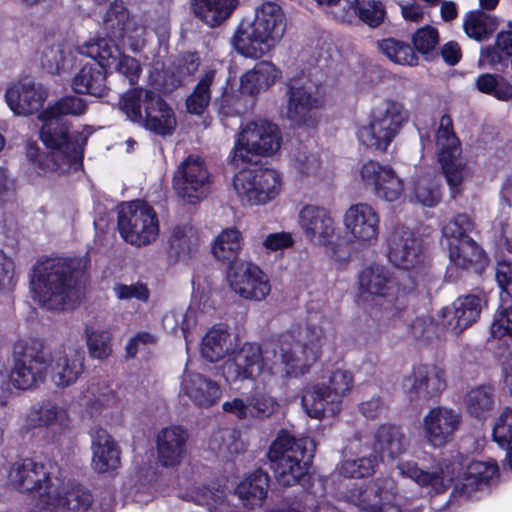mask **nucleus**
Listing matches in <instances>:
<instances>
[{"label":"nucleus","mask_w":512,"mask_h":512,"mask_svg":"<svg viewBox=\"0 0 512 512\" xmlns=\"http://www.w3.org/2000/svg\"><path fill=\"white\" fill-rule=\"evenodd\" d=\"M326 337L322 326L310 321L299 332L297 339L285 336L279 343L266 345L264 349L254 342H245L234 348L220 367L221 375L227 383L245 380L269 384L278 373L269 364V354L279 358L285 377H299L319 360Z\"/></svg>","instance_id":"1"},{"label":"nucleus","mask_w":512,"mask_h":512,"mask_svg":"<svg viewBox=\"0 0 512 512\" xmlns=\"http://www.w3.org/2000/svg\"><path fill=\"white\" fill-rule=\"evenodd\" d=\"M13 355L14 366L9 377L18 389L43 383L47 376L56 387L66 388L84 371L85 354L76 346H62L49 352L42 343L32 341L15 345Z\"/></svg>","instance_id":"2"},{"label":"nucleus","mask_w":512,"mask_h":512,"mask_svg":"<svg viewBox=\"0 0 512 512\" xmlns=\"http://www.w3.org/2000/svg\"><path fill=\"white\" fill-rule=\"evenodd\" d=\"M9 481L22 492L34 493L52 512H88L93 503L90 491L66 481L56 464L17 461L10 468Z\"/></svg>","instance_id":"3"},{"label":"nucleus","mask_w":512,"mask_h":512,"mask_svg":"<svg viewBox=\"0 0 512 512\" xmlns=\"http://www.w3.org/2000/svg\"><path fill=\"white\" fill-rule=\"evenodd\" d=\"M40 139L49 152H40L37 144L26 145V156L36 173L45 178H55L70 170L82 167L83 150L90 132H70V125L63 117H56L51 110H43Z\"/></svg>","instance_id":"4"},{"label":"nucleus","mask_w":512,"mask_h":512,"mask_svg":"<svg viewBox=\"0 0 512 512\" xmlns=\"http://www.w3.org/2000/svg\"><path fill=\"white\" fill-rule=\"evenodd\" d=\"M104 29L106 38H97L87 41L76 47V51L95 61L108 71H115L135 84L141 74L142 68L138 60L121 53L117 40L128 39L133 51L139 50L140 38L144 29L129 18V13L122 2L115 1L105 14Z\"/></svg>","instance_id":"5"},{"label":"nucleus","mask_w":512,"mask_h":512,"mask_svg":"<svg viewBox=\"0 0 512 512\" xmlns=\"http://www.w3.org/2000/svg\"><path fill=\"white\" fill-rule=\"evenodd\" d=\"M80 263L65 258L37 261L30 278L32 298L51 311L73 309L81 299Z\"/></svg>","instance_id":"6"},{"label":"nucleus","mask_w":512,"mask_h":512,"mask_svg":"<svg viewBox=\"0 0 512 512\" xmlns=\"http://www.w3.org/2000/svg\"><path fill=\"white\" fill-rule=\"evenodd\" d=\"M284 32V13L273 2L256 9L253 21H242L232 37L234 49L246 58L258 59L268 53Z\"/></svg>","instance_id":"7"},{"label":"nucleus","mask_w":512,"mask_h":512,"mask_svg":"<svg viewBox=\"0 0 512 512\" xmlns=\"http://www.w3.org/2000/svg\"><path fill=\"white\" fill-rule=\"evenodd\" d=\"M314 450L312 439H296L287 431H281L268 451L277 482L286 487L297 484L307 474Z\"/></svg>","instance_id":"8"},{"label":"nucleus","mask_w":512,"mask_h":512,"mask_svg":"<svg viewBox=\"0 0 512 512\" xmlns=\"http://www.w3.org/2000/svg\"><path fill=\"white\" fill-rule=\"evenodd\" d=\"M353 375L345 369H335L327 380L308 386L302 395L304 411L311 418L320 419L326 414L336 415L340 404L353 388Z\"/></svg>","instance_id":"9"},{"label":"nucleus","mask_w":512,"mask_h":512,"mask_svg":"<svg viewBox=\"0 0 512 512\" xmlns=\"http://www.w3.org/2000/svg\"><path fill=\"white\" fill-rule=\"evenodd\" d=\"M408 118L402 104L387 101L373 110L367 125L359 128L358 140L367 148L385 151Z\"/></svg>","instance_id":"10"},{"label":"nucleus","mask_w":512,"mask_h":512,"mask_svg":"<svg viewBox=\"0 0 512 512\" xmlns=\"http://www.w3.org/2000/svg\"><path fill=\"white\" fill-rule=\"evenodd\" d=\"M282 136L277 125L265 121H252L243 127L233 149L232 161L236 166L253 161L256 156H270L281 147Z\"/></svg>","instance_id":"11"},{"label":"nucleus","mask_w":512,"mask_h":512,"mask_svg":"<svg viewBox=\"0 0 512 512\" xmlns=\"http://www.w3.org/2000/svg\"><path fill=\"white\" fill-rule=\"evenodd\" d=\"M118 230L131 245H149L159 236L157 213L152 206L140 200L122 203L118 211Z\"/></svg>","instance_id":"12"},{"label":"nucleus","mask_w":512,"mask_h":512,"mask_svg":"<svg viewBox=\"0 0 512 512\" xmlns=\"http://www.w3.org/2000/svg\"><path fill=\"white\" fill-rule=\"evenodd\" d=\"M435 140L447 183L453 194L458 193L463 181L470 176V170L460 159L461 148L449 115L445 114L440 118Z\"/></svg>","instance_id":"13"},{"label":"nucleus","mask_w":512,"mask_h":512,"mask_svg":"<svg viewBox=\"0 0 512 512\" xmlns=\"http://www.w3.org/2000/svg\"><path fill=\"white\" fill-rule=\"evenodd\" d=\"M281 175L274 169L239 171L233 186L243 202L250 205H264L277 197L281 190Z\"/></svg>","instance_id":"14"},{"label":"nucleus","mask_w":512,"mask_h":512,"mask_svg":"<svg viewBox=\"0 0 512 512\" xmlns=\"http://www.w3.org/2000/svg\"><path fill=\"white\" fill-rule=\"evenodd\" d=\"M211 184L208 168L198 155H189L174 173L173 186L176 193L191 204L204 199L210 192Z\"/></svg>","instance_id":"15"},{"label":"nucleus","mask_w":512,"mask_h":512,"mask_svg":"<svg viewBox=\"0 0 512 512\" xmlns=\"http://www.w3.org/2000/svg\"><path fill=\"white\" fill-rule=\"evenodd\" d=\"M227 282L232 292L244 300L260 302L271 292L266 273L250 261H240L227 272Z\"/></svg>","instance_id":"16"},{"label":"nucleus","mask_w":512,"mask_h":512,"mask_svg":"<svg viewBox=\"0 0 512 512\" xmlns=\"http://www.w3.org/2000/svg\"><path fill=\"white\" fill-rule=\"evenodd\" d=\"M359 176L364 187L381 200L397 201L404 192L403 180L394 169L377 161L369 160L362 164Z\"/></svg>","instance_id":"17"},{"label":"nucleus","mask_w":512,"mask_h":512,"mask_svg":"<svg viewBox=\"0 0 512 512\" xmlns=\"http://www.w3.org/2000/svg\"><path fill=\"white\" fill-rule=\"evenodd\" d=\"M343 224L350 240L359 246L369 247L378 240L380 218L367 203L351 205L344 213Z\"/></svg>","instance_id":"18"},{"label":"nucleus","mask_w":512,"mask_h":512,"mask_svg":"<svg viewBox=\"0 0 512 512\" xmlns=\"http://www.w3.org/2000/svg\"><path fill=\"white\" fill-rule=\"evenodd\" d=\"M360 297L376 305L391 307L398 298L399 289L389 271L379 265L365 268L358 277Z\"/></svg>","instance_id":"19"},{"label":"nucleus","mask_w":512,"mask_h":512,"mask_svg":"<svg viewBox=\"0 0 512 512\" xmlns=\"http://www.w3.org/2000/svg\"><path fill=\"white\" fill-rule=\"evenodd\" d=\"M462 422L461 414L445 406L430 409L423 417V438L433 448H442L453 440Z\"/></svg>","instance_id":"20"},{"label":"nucleus","mask_w":512,"mask_h":512,"mask_svg":"<svg viewBox=\"0 0 512 512\" xmlns=\"http://www.w3.org/2000/svg\"><path fill=\"white\" fill-rule=\"evenodd\" d=\"M388 258L396 267L410 270L427 258L421 239L410 229L397 228L388 240Z\"/></svg>","instance_id":"21"},{"label":"nucleus","mask_w":512,"mask_h":512,"mask_svg":"<svg viewBox=\"0 0 512 512\" xmlns=\"http://www.w3.org/2000/svg\"><path fill=\"white\" fill-rule=\"evenodd\" d=\"M481 310L482 299L479 296L465 295L443 307L438 317L443 328L457 336L479 319Z\"/></svg>","instance_id":"22"},{"label":"nucleus","mask_w":512,"mask_h":512,"mask_svg":"<svg viewBox=\"0 0 512 512\" xmlns=\"http://www.w3.org/2000/svg\"><path fill=\"white\" fill-rule=\"evenodd\" d=\"M47 98V89L42 84L28 78L11 84L5 93L8 107L18 116H27L37 112Z\"/></svg>","instance_id":"23"},{"label":"nucleus","mask_w":512,"mask_h":512,"mask_svg":"<svg viewBox=\"0 0 512 512\" xmlns=\"http://www.w3.org/2000/svg\"><path fill=\"white\" fill-rule=\"evenodd\" d=\"M298 224L314 245H328L335 235V221L328 209L313 204L304 205L298 213Z\"/></svg>","instance_id":"24"},{"label":"nucleus","mask_w":512,"mask_h":512,"mask_svg":"<svg viewBox=\"0 0 512 512\" xmlns=\"http://www.w3.org/2000/svg\"><path fill=\"white\" fill-rule=\"evenodd\" d=\"M180 395L200 409H209L222 397L221 385L214 379L194 371L185 370L182 376Z\"/></svg>","instance_id":"25"},{"label":"nucleus","mask_w":512,"mask_h":512,"mask_svg":"<svg viewBox=\"0 0 512 512\" xmlns=\"http://www.w3.org/2000/svg\"><path fill=\"white\" fill-rule=\"evenodd\" d=\"M444 371L433 365H420L403 379L402 387L410 399H430L445 388Z\"/></svg>","instance_id":"26"},{"label":"nucleus","mask_w":512,"mask_h":512,"mask_svg":"<svg viewBox=\"0 0 512 512\" xmlns=\"http://www.w3.org/2000/svg\"><path fill=\"white\" fill-rule=\"evenodd\" d=\"M286 115L296 124L304 123L314 109H318L322 102L313 93L310 82L294 79L287 83Z\"/></svg>","instance_id":"27"},{"label":"nucleus","mask_w":512,"mask_h":512,"mask_svg":"<svg viewBox=\"0 0 512 512\" xmlns=\"http://www.w3.org/2000/svg\"><path fill=\"white\" fill-rule=\"evenodd\" d=\"M91 436V467L99 474L115 471L120 467V449L114 438L103 428H94Z\"/></svg>","instance_id":"28"},{"label":"nucleus","mask_w":512,"mask_h":512,"mask_svg":"<svg viewBox=\"0 0 512 512\" xmlns=\"http://www.w3.org/2000/svg\"><path fill=\"white\" fill-rule=\"evenodd\" d=\"M189 435L181 426L163 428L157 435V455L162 466L174 467L179 465L187 453Z\"/></svg>","instance_id":"29"},{"label":"nucleus","mask_w":512,"mask_h":512,"mask_svg":"<svg viewBox=\"0 0 512 512\" xmlns=\"http://www.w3.org/2000/svg\"><path fill=\"white\" fill-rule=\"evenodd\" d=\"M498 473L495 462L472 461L463 475L457 479L452 495L454 497L469 498L482 485L487 484Z\"/></svg>","instance_id":"30"},{"label":"nucleus","mask_w":512,"mask_h":512,"mask_svg":"<svg viewBox=\"0 0 512 512\" xmlns=\"http://www.w3.org/2000/svg\"><path fill=\"white\" fill-rule=\"evenodd\" d=\"M236 346V337L225 324L210 328L202 339L201 355L209 362H217L228 357Z\"/></svg>","instance_id":"31"},{"label":"nucleus","mask_w":512,"mask_h":512,"mask_svg":"<svg viewBox=\"0 0 512 512\" xmlns=\"http://www.w3.org/2000/svg\"><path fill=\"white\" fill-rule=\"evenodd\" d=\"M282 76L281 70L272 62L260 61L240 78L241 92L256 95L268 90Z\"/></svg>","instance_id":"32"},{"label":"nucleus","mask_w":512,"mask_h":512,"mask_svg":"<svg viewBox=\"0 0 512 512\" xmlns=\"http://www.w3.org/2000/svg\"><path fill=\"white\" fill-rule=\"evenodd\" d=\"M389 491L382 481H377L367 486H359L349 491L348 499L357 506L361 512H400L397 507H380L383 500L387 499Z\"/></svg>","instance_id":"33"},{"label":"nucleus","mask_w":512,"mask_h":512,"mask_svg":"<svg viewBox=\"0 0 512 512\" xmlns=\"http://www.w3.org/2000/svg\"><path fill=\"white\" fill-rule=\"evenodd\" d=\"M397 468L401 475L412 479L422 487H430L436 494L444 492L452 481V473L448 466L445 468L441 466L433 472H427L420 469L415 462L406 461L400 462Z\"/></svg>","instance_id":"34"},{"label":"nucleus","mask_w":512,"mask_h":512,"mask_svg":"<svg viewBox=\"0 0 512 512\" xmlns=\"http://www.w3.org/2000/svg\"><path fill=\"white\" fill-rule=\"evenodd\" d=\"M408 442L400 427L394 425H381L376 434L373 445L374 453L381 461H392L406 451Z\"/></svg>","instance_id":"35"},{"label":"nucleus","mask_w":512,"mask_h":512,"mask_svg":"<svg viewBox=\"0 0 512 512\" xmlns=\"http://www.w3.org/2000/svg\"><path fill=\"white\" fill-rule=\"evenodd\" d=\"M85 64L72 78L71 87L77 94L103 97L107 94L106 75L99 61Z\"/></svg>","instance_id":"36"},{"label":"nucleus","mask_w":512,"mask_h":512,"mask_svg":"<svg viewBox=\"0 0 512 512\" xmlns=\"http://www.w3.org/2000/svg\"><path fill=\"white\" fill-rule=\"evenodd\" d=\"M239 0H191L194 15L207 26L214 28L228 20Z\"/></svg>","instance_id":"37"},{"label":"nucleus","mask_w":512,"mask_h":512,"mask_svg":"<svg viewBox=\"0 0 512 512\" xmlns=\"http://www.w3.org/2000/svg\"><path fill=\"white\" fill-rule=\"evenodd\" d=\"M268 487V474L256 470L239 482L235 493L245 507L254 509L260 507L267 498Z\"/></svg>","instance_id":"38"},{"label":"nucleus","mask_w":512,"mask_h":512,"mask_svg":"<svg viewBox=\"0 0 512 512\" xmlns=\"http://www.w3.org/2000/svg\"><path fill=\"white\" fill-rule=\"evenodd\" d=\"M154 102L153 106L146 107V115L140 125L161 136L172 134L176 128L173 110L160 96Z\"/></svg>","instance_id":"39"},{"label":"nucleus","mask_w":512,"mask_h":512,"mask_svg":"<svg viewBox=\"0 0 512 512\" xmlns=\"http://www.w3.org/2000/svg\"><path fill=\"white\" fill-rule=\"evenodd\" d=\"M158 97L151 90L134 88L121 97L120 108L131 121L140 124L146 115V107L153 106L155 98Z\"/></svg>","instance_id":"40"},{"label":"nucleus","mask_w":512,"mask_h":512,"mask_svg":"<svg viewBox=\"0 0 512 512\" xmlns=\"http://www.w3.org/2000/svg\"><path fill=\"white\" fill-rule=\"evenodd\" d=\"M28 427L59 426L65 427L68 424L67 410L58 405L45 401L34 405L26 416Z\"/></svg>","instance_id":"41"},{"label":"nucleus","mask_w":512,"mask_h":512,"mask_svg":"<svg viewBox=\"0 0 512 512\" xmlns=\"http://www.w3.org/2000/svg\"><path fill=\"white\" fill-rule=\"evenodd\" d=\"M171 251L180 259L191 257L199 247V236L196 229L189 223L174 227L170 236Z\"/></svg>","instance_id":"42"},{"label":"nucleus","mask_w":512,"mask_h":512,"mask_svg":"<svg viewBox=\"0 0 512 512\" xmlns=\"http://www.w3.org/2000/svg\"><path fill=\"white\" fill-rule=\"evenodd\" d=\"M242 245L243 240L237 229H225L214 240L212 253L217 260L230 263L238 257Z\"/></svg>","instance_id":"43"},{"label":"nucleus","mask_w":512,"mask_h":512,"mask_svg":"<svg viewBox=\"0 0 512 512\" xmlns=\"http://www.w3.org/2000/svg\"><path fill=\"white\" fill-rule=\"evenodd\" d=\"M463 27L468 37L483 41L488 39L497 29L498 20L495 16L477 10L465 16Z\"/></svg>","instance_id":"44"},{"label":"nucleus","mask_w":512,"mask_h":512,"mask_svg":"<svg viewBox=\"0 0 512 512\" xmlns=\"http://www.w3.org/2000/svg\"><path fill=\"white\" fill-rule=\"evenodd\" d=\"M450 261L463 269H467L483 259V251L471 238L447 245Z\"/></svg>","instance_id":"45"},{"label":"nucleus","mask_w":512,"mask_h":512,"mask_svg":"<svg viewBox=\"0 0 512 512\" xmlns=\"http://www.w3.org/2000/svg\"><path fill=\"white\" fill-rule=\"evenodd\" d=\"M115 393L106 383H92L81 397L84 405L92 416L101 413L115 403Z\"/></svg>","instance_id":"46"},{"label":"nucleus","mask_w":512,"mask_h":512,"mask_svg":"<svg viewBox=\"0 0 512 512\" xmlns=\"http://www.w3.org/2000/svg\"><path fill=\"white\" fill-rule=\"evenodd\" d=\"M187 497L197 505L206 506L208 512H223L226 506L225 491L216 484L195 487L187 493Z\"/></svg>","instance_id":"47"},{"label":"nucleus","mask_w":512,"mask_h":512,"mask_svg":"<svg viewBox=\"0 0 512 512\" xmlns=\"http://www.w3.org/2000/svg\"><path fill=\"white\" fill-rule=\"evenodd\" d=\"M465 405L469 414L483 417L494 407V389L482 385L471 389L465 397Z\"/></svg>","instance_id":"48"},{"label":"nucleus","mask_w":512,"mask_h":512,"mask_svg":"<svg viewBox=\"0 0 512 512\" xmlns=\"http://www.w3.org/2000/svg\"><path fill=\"white\" fill-rule=\"evenodd\" d=\"M215 71L207 70L198 81L194 91L188 96L186 106L190 113L201 114L208 107L211 94L210 87L215 79Z\"/></svg>","instance_id":"49"},{"label":"nucleus","mask_w":512,"mask_h":512,"mask_svg":"<svg viewBox=\"0 0 512 512\" xmlns=\"http://www.w3.org/2000/svg\"><path fill=\"white\" fill-rule=\"evenodd\" d=\"M197 321V315L193 309L187 311L175 309L164 315L162 323L164 329L170 333L176 334L180 331L185 341L188 342L189 331L196 326Z\"/></svg>","instance_id":"50"},{"label":"nucleus","mask_w":512,"mask_h":512,"mask_svg":"<svg viewBox=\"0 0 512 512\" xmlns=\"http://www.w3.org/2000/svg\"><path fill=\"white\" fill-rule=\"evenodd\" d=\"M379 49L391 61L400 65H415L417 56L409 44L389 38L379 43Z\"/></svg>","instance_id":"51"},{"label":"nucleus","mask_w":512,"mask_h":512,"mask_svg":"<svg viewBox=\"0 0 512 512\" xmlns=\"http://www.w3.org/2000/svg\"><path fill=\"white\" fill-rule=\"evenodd\" d=\"M493 439L507 450L506 458L512 469V410L506 408L497 418L493 427Z\"/></svg>","instance_id":"52"},{"label":"nucleus","mask_w":512,"mask_h":512,"mask_svg":"<svg viewBox=\"0 0 512 512\" xmlns=\"http://www.w3.org/2000/svg\"><path fill=\"white\" fill-rule=\"evenodd\" d=\"M439 185L430 176L418 177L413 187V199L424 206L433 207L440 201Z\"/></svg>","instance_id":"53"},{"label":"nucleus","mask_w":512,"mask_h":512,"mask_svg":"<svg viewBox=\"0 0 512 512\" xmlns=\"http://www.w3.org/2000/svg\"><path fill=\"white\" fill-rule=\"evenodd\" d=\"M472 230L473 222L469 216L466 214H458L442 227V236L447 246L469 238V233Z\"/></svg>","instance_id":"54"},{"label":"nucleus","mask_w":512,"mask_h":512,"mask_svg":"<svg viewBox=\"0 0 512 512\" xmlns=\"http://www.w3.org/2000/svg\"><path fill=\"white\" fill-rule=\"evenodd\" d=\"M85 333L87 347L91 357L102 360L111 354V334L108 330H95L86 327Z\"/></svg>","instance_id":"55"},{"label":"nucleus","mask_w":512,"mask_h":512,"mask_svg":"<svg viewBox=\"0 0 512 512\" xmlns=\"http://www.w3.org/2000/svg\"><path fill=\"white\" fill-rule=\"evenodd\" d=\"M378 463V457L371 455L359 459L346 460L340 467V473L345 477L362 478L370 476Z\"/></svg>","instance_id":"56"},{"label":"nucleus","mask_w":512,"mask_h":512,"mask_svg":"<svg viewBox=\"0 0 512 512\" xmlns=\"http://www.w3.org/2000/svg\"><path fill=\"white\" fill-rule=\"evenodd\" d=\"M293 167L302 175H316L321 169L319 156L306 147L297 149L292 158Z\"/></svg>","instance_id":"57"},{"label":"nucleus","mask_w":512,"mask_h":512,"mask_svg":"<svg viewBox=\"0 0 512 512\" xmlns=\"http://www.w3.org/2000/svg\"><path fill=\"white\" fill-rule=\"evenodd\" d=\"M409 271L412 285L404 286L403 289L405 292H410L413 289L430 290L437 283V278L431 271L427 258H425L423 263L417 267L411 268Z\"/></svg>","instance_id":"58"},{"label":"nucleus","mask_w":512,"mask_h":512,"mask_svg":"<svg viewBox=\"0 0 512 512\" xmlns=\"http://www.w3.org/2000/svg\"><path fill=\"white\" fill-rule=\"evenodd\" d=\"M86 108L87 104L83 98L71 95L59 99L45 110H51V114L56 117H63L64 115L80 116L85 113Z\"/></svg>","instance_id":"59"},{"label":"nucleus","mask_w":512,"mask_h":512,"mask_svg":"<svg viewBox=\"0 0 512 512\" xmlns=\"http://www.w3.org/2000/svg\"><path fill=\"white\" fill-rule=\"evenodd\" d=\"M357 16L371 27L378 26L384 19L385 10L381 1L358 0Z\"/></svg>","instance_id":"60"},{"label":"nucleus","mask_w":512,"mask_h":512,"mask_svg":"<svg viewBox=\"0 0 512 512\" xmlns=\"http://www.w3.org/2000/svg\"><path fill=\"white\" fill-rule=\"evenodd\" d=\"M252 417H270L277 408V403L270 395L255 389L248 398Z\"/></svg>","instance_id":"61"},{"label":"nucleus","mask_w":512,"mask_h":512,"mask_svg":"<svg viewBox=\"0 0 512 512\" xmlns=\"http://www.w3.org/2000/svg\"><path fill=\"white\" fill-rule=\"evenodd\" d=\"M490 330L495 338L512 337V306L496 312Z\"/></svg>","instance_id":"62"},{"label":"nucleus","mask_w":512,"mask_h":512,"mask_svg":"<svg viewBox=\"0 0 512 512\" xmlns=\"http://www.w3.org/2000/svg\"><path fill=\"white\" fill-rule=\"evenodd\" d=\"M113 291L119 300L136 299L141 302H146L149 298L147 286L140 282L131 285L116 284L113 287Z\"/></svg>","instance_id":"63"},{"label":"nucleus","mask_w":512,"mask_h":512,"mask_svg":"<svg viewBox=\"0 0 512 512\" xmlns=\"http://www.w3.org/2000/svg\"><path fill=\"white\" fill-rule=\"evenodd\" d=\"M295 241L290 232L269 233L262 241V247L268 252H278L291 248Z\"/></svg>","instance_id":"64"}]
</instances>
